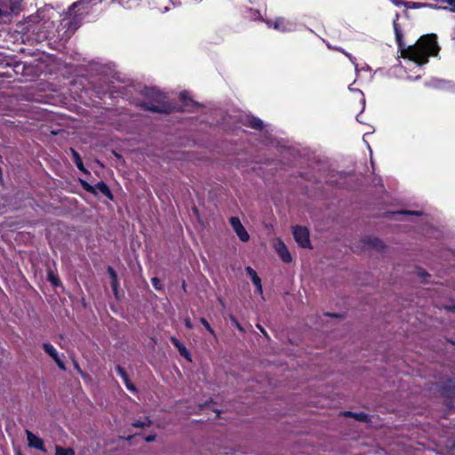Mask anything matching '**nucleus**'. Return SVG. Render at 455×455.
<instances>
[{
	"label": "nucleus",
	"instance_id": "obj_1",
	"mask_svg": "<svg viewBox=\"0 0 455 455\" xmlns=\"http://www.w3.org/2000/svg\"><path fill=\"white\" fill-rule=\"evenodd\" d=\"M393 26L401 56L416 64L418 70L428 61L429 56L437 54L439 47L435 34L422 36L414 45L406 47L402 42L403 34L396 21Z\"/></svg>",
	"mask_w": 455,
	"mask_h": 455
},
{
	"label": "nucleus",
	"instance_id": "obj_2",
	"mask_svg": "<svg viewBox=\"0 0 455 455\" xmlns=\"http://www.w3.org/2000/svg\"><path fill=\"white\" fill-rule=\"evenodd\" d=\"M100 2L101 0H80L74 3L68 9V17L64 18L60 23L61 27L67 28L61 37H70L80 26L89 9Z\"/></svg>",
	"mask_w": 455,
	"mask_h": 455
},
{
	"label": "nucleus",
	"instance_id": "obj_3",
	"mask_svg": "<svg viewBox=\"0 0 455 455\" xmlns=\"http://www.w3.org/2000/svg\"><path fill=\"white\" fill-rule=\"evenodd\" d=\"M145 97L149 100L140 103L142 109L156 113H168L171 106L166 101V95L156 88H146Z\"/></svg>",
	"mask_w": 455,
	"mask_h": 455
},
{
	"label": "nucleus",
	"instance_id": "obj_4",
	"mask_svg": "<svg viewBox=\"0 0 455 455\" xmlns=\"http://www.w3.org/2000/svg\"><path fill=\"white\" fill-rule=\"evenodd\" d=\"M41 21L39 15H31L28 17L26 20L24 25L25 28L27 30V33L29 34H35L36 35V40L40 41L45 37H47V35L44 31L41 30V25L39 24Z\"/></svg>",
	"mask_w": 455,
	"mask_h": 455
},
{
	"label": "nucleus",
	"instance_id": "obj_5",
	"mask_svg": "<svg viewBox=\"0 0 455 455\" xmlns=\"http://www.w3.org/2000/svg\"><path fill=\"white\" fill-rule=\"evenodd\" d=\"M268 28H272L280 32H291L296 29V22L285 18H276L275 20H265Z\"/></svg>",
	"mask_w": 455,
	"mask_h": 455
},
{
	"label": "nucleus",
	"instance_id": "obj_6",
	"mask_svg": "<svg viewBox=\"0 0 455 455\" xmlns=\"http://www.w3.org/2000/svg\"><path fill=\"white\" fill-rule=\"evenodd\" d=\"M18 4L12 0H5L0 6V20L3 22L11 20L13 14L16 13Z\"/></svg>",
	"mask_w": 455,
	"mask_h": 455
},
{
	"label": "nucleus",
	"instance_id": "obj_7",
	"mask_svg": "<svg viewBox=\"0 0 455 455\" xmlns=\"http://www.w3.org/2000/svg\"><path fill=\"white\" fill-rule=\"evenodd\" d=\"M293 236L295 241L303 248H307L310 245L309 241V233L306 228L303 227H294L293 228Z\"/></svg>",
	"mask_w": 455,
	"mask_h": 455
},
{
	"label": "nucleus",
	"instance_id": "obj_8",
	"mask_svg": "<svg viewBox=\"0 0 455 455\" xmlns=\"http://www.w3.org/2000/svg\"><path fill=\"white\" fill-rule=\"evenodd\" d=\"M229 222L234 231L235 232L236 235L242 242H247L250 239L248 232L242 225L238 217H231Z\"/></svg>",
	"mask_w": 455,
	"mask_h": 455
},
{
	"label": "nucleus",
	"instance_id": "obj_9",
	"mask_svg": "<svg viewBox=\"0 0 455 455\" xmlns=\"http://www.w3.org/2000/svg\"><path fill=\"white\" fill-rule=\"evenodd\" d=\"M427 85L436 89L455 92V82L453 81L432 78L427 83Z\"/></svg>",
	"mask_w": 455,
	"mask_h": 455
},
{
	"label": "nucleus",
	"instance_id": "obj_10",
	"mask_svg": "<svg viewBox=\"0 0 455 455\" xmlns=\"http://www.w3.org/2000/svg\"><path fill=\"white\" fill-rule=\"evenodd\" d=\"M27 440L29 447L37 449L41 451H45L44 441L34 435L31 431L26 430Z\"/></svg>",
	"mask_w": 455,
	"mask_h": 455
},
{
	"label": "nucleus",
	"instance_id": "obj_11",
	"mask_svg": "<svg viewBox=\"0 0 455 455\" xmlns=\"http://www.w3.org/2000/svg\"><path fill=\"white\" fill-rule=\"evenodd\" d=\"M275 250L283 262L289 263L291 261V256L283 241L278 239L275 242Z\"/></svg>",
	"mask_w": 455,
	"mask_h": 455
},
{
	"label": "nucleus",
	"instance_id": "obj_12",
	"mask_svg": "<svg viewBox=\"0 0 455 455\" xmlns=\"http://www.w3.org/2000/svg\"><path fill=\"white\" fill-rule=\"evenodd\" d=\"M243 123L244 125L255 130H261L263 128L262 121L252 116H244Z\"/></svg>",
	"mask_w": 455,
	"mask_h": 455
},
{
	"label": "nucleus",
	"instance_id": "obj_13",
	"mask_svg": "<svg viewBox=\"0 0 455 455\" xmlns=\"http://www.w3.org/2000/svg\"><path fill=\"white\" fill-rule=\"evenodd\" d=\"M180 99L182 102V109L190 110V108L196 105V102L190 98L187 92H182L180 94Z\"/></svg>",
	"mask_w": 455,
	"mask_h": 455
},
{
	"label": "nucleus",
	"instance_id": "obj_14",
	"mask_svg": "<svg viewBox=\"0 0 455 455\" xmlns=\"http://www.w3.org/2000/svg\"><path fill=\"white\" fill-rule=\"evenodd\" d=\"M108 275H110V278H111V287H112V290L116 295V297H117V288H118V280H117V275H116V271L114 270L113 267H108Z\"/></svg>",
	"mask_w": 455,
	"mask_h": 455
},
{
	"label": "nucleus",
	"instance_id": "obj_15",
	"mask_svg": "<svg viewBox=\"0 0 455 455\" xmlns=\"http://www.w3.org/2000/svg\"><path fill=\"white\" fill-rule=\"evenodd\" d=\"M116 371L119 374V376L123 379V380L124 381L126 387L129 390L134 391L135 387L133 384H132L129 381L127 374L125 373L124 370L121 366H116Z\"/></svg>",
	"mask_w": 455,
	"mask_h": 455
},
{
	"label": "nucleus",
	"instance_id": "obj_16",
	"mask_svg": "<svg viewBox=\"0 0 455 455\" xmlns=\"http://www.w3.org/2000/svg\"><path fill=\"white\" fill-rule=\"evenodd\" d=\"M96 188L102 195L106 196L107 197H108L110 199L112 198L111 191L105 182H103V181L98 182L96 184Z\"/></svg>",
	"mask_w": 455,
	"mask_h": 455
},
{
	"label": "nucleus",
	"instance_id": "obj_17",
	"mask_svg": "<svg viewBox=\"0 0 455 455\" xmlns=\"http://www.w3.org/2000/svg\"><path fill=\"white\" fill-rule=\"evenodd\" d=\"M171 341L179 349L181 355H183L185 357L188 356V352L187 348L185 347V346L182 343L180 342V340L178 339L172 337Z\"/></svg>",
	"mask_w": 455,
	"mask_h": 455
},
{
	"label": "nucleus",
	"instance_id": "obj_18",
	"mask_svg": "<svg viewBox=\"0 0 455 455\" xmlns=\"http://www.w3.org/2000/svg\"><path fill=\"white\" fill-rule=\"evenodd\" d=\"M44 350L47 353L52 359H56L59 355L56 348L50 343H44L43 345Z\"/></svg>",
	"mask_w": 455,
	"mask_h": 455
},
{
	"label": "nucleus",
	"instance_id": "obj_19",
	"mask_svg": "<svg viewBox=\"0 0 455 455\" xmlns=\"http://www.w3.org/2000/svg\"><path fill=\"white\" fill-rule=\"evenodd\" d=\"M338 51L341 52L342 53H344L347 58L348 60H350V62L354 65L355 67V73L356 75H358L360 69L358 68V64L356 62V59L355 57H354L352 54H350L349 52H346L345 50L341 49V48H337Z\"/></svg>",
	"mask_w": 455,
	"mask_h": 455
},
{
	"label": "nucleus",
	"instance_id": "obj_20",
	"mask_svg": "<svg viewBox=\"0 0 455 455\" xmlns=\"http://www.w3.org/2000/svg\"><path fill=\"white\" fill-rule=\"evenodd\" d=\"M151 424V420L146 417L143 419H137L132 423V426L135 427L143 428L145 427H148Z\"/></svg>",
	"mask_w": 455,
	"mask_h": 455
},
{
	"label": "nucleus",
	"instance_id": "obj_21",
	"mask_svg": "<svg viewBox=\"0 0 455 455\" xmlns=\"http://www.w3.org/2000/svg\"><path fill=\"white\" fill-rule=\"evenodd\" d=\"M55 455H75V451L71 448H62L56 446Z\"/></svg>",
	"mask_w": 455,
	"mask_h": 455
},
{
	"label": "nucleus",
	"instance_id": "obj_22",
	"mask_svg": "<svg viewBox=\"0 0 455 455\" xmlns=\"http://www.w3.org/2000/svg\"><path fill=\"white\" fill-rule=\"evenodd\" d=\"M367 244L378 250L382 248V242L378 238H368Z\"/></svg>",
	"mask_w": 455,
	"mask_h": 455
},
{
	"label": "nucleus",
	"instance_id": "obj_23",
	"mask_svg": "<svg viewBox=\"0 0 455 455\" xmlns=\"http://www.w3.org/2000/svg\"><path fill=\"white\" fill-rule=\"evenodd\" d=\"M251 282L254 283V285L256 286V291L262 295L263 293V290H262V284H261V280L260 278L258 276V275H256L255 276L252 277L251 279Z\"/></svg>",
	"mask_w": 455,
	"mask_h": 455
},
{
	"label": "nucleus",
	"instance_id": "obj_24",
	"mask_svg": "<svg viewBox=\"0 0 455 455\" xmlns=\"http://www.w3.org/2000/svg\"><path fill=\"white\" fill-rule=\"evenodd\" d=\"M75 163L78 169L83 170V163L82 159L77 152H76L74 149H71Z\"/></svg>",
	"mask_w": 455,
	"mask_h": 455
},
{
	"label": "nucleus",
	"instance_id": "obj_25",
	"mask_svg": "<svg viewBox=\"0 0 455 455\" xmlns=\"http://www.w3.org/2000/svg\"><path fill=\"white\" fill-rule=\"evenodd\" d=\"M347 414L353 416L354 418H355L356 419H358L360 421H367V419H368V415H366L365 413H363V412H360V413L347 412Z\"/></svg>",
	"mask_w": 455,
	"mask_h": 455
},
{
	"label": "nucleus",
	"instance_id": "obj_26",
	"mask_svg": "<svg viewBox=\"0 0 455 455\" xmlns=\"http://www.w3.org/2000/svg\"><path fill=\"white\" fill-rule=\"evenodd\" d=\"M248 17L253 20H259L261 15L259 11L250 9L248 12Z\"/></svg>",
	"mask_w": 455,
	"mask_h": 455
},
{
	"label": "nucleus",
	"instance_id": "obj_27",
	"mask_svg": "<svg viewBox=\"0 0 455 455\" xmlns=\"http://www.w3.org/2000/svg\"><path fill=\"white\" fill-rule=\"evenodd\" d=\"M200 322L202 323V324L205 327V329L213 336H215V332L214 331L212 330V328L211 327V325L209 324V323L204 319V318H201L200 319Z\"/></svg>",
	"mask_w": 455,
	"mask_h": 455
},
{
	"label": "nucleus",
	"instance_id": "obj_28",
	"mask_svg": "<svg viewBox=\"0 0 455 455\" xmlns=\"http://www.w3.org/2000/svg\"><path fill=\"white\" fill-rule=\"evenodd\" d=\"M348 89H349V91H350V92H358V93H360V94H361V96H362L363 109V108H364V106H365V99H364V97H363V92H362L360 89L353 88V87H352V85H350V86L348 87Z\"/></svg>",
	"mask_w": 455,
	"mask_h": 455
},
{
	"label": "nucleus",
	"instance_id": "obj_29",
	"mask_svg": "<svg viewBox=\"0 0 455 455\" xmlns=\"http://www.w3.org/2000/svg\"><path fill=\"white\" fill-rule=\"evenodd\" d=\"M449 4V10L451 12H455V0H442ZM444 9H448V7H444Z\"/></svg>",
	"mask_w": 455,
	"mask_h": 455
},
{
	"label": "nucleus",
	"instance_id": "obj_30",
	"mask_svg": "<svg viewBox=\"0 0 455 455\" xmlns=\"http://www.w3.org/2000/svg\"><path fill=\"white\" fill-rule=\"evenodd\" d=\"M245 271H246L247 275L251 277V279H252V277L257 275L256 271L251 267H247L245 268Z\"/></svg>",
	"mask_w": 455,
	"mask_h": 455
},
{
	"label": "nucleus",
	"instance_id": "obj_31",
	"mask_svg": "<svg viewBox=\"0 0 455 455\" xmlns=\"http://www.w3.org/2000/svg\"><path fill=\"white\" fill-rule=\"evenodd\" d=\"M49 279L54 286L59 285V279L55 277L52 274L49 275Z\"/></svg>",
	"mask_w": 455,
	"mask_h": 455
},
{
	"label": "nucleus",
	"instance_id": "obj_32",
	"mask_svg": "<svg viewBox=\"0 0 455 455\" xmlns=\"http://www.w3.org/2000/svg\"><path fill=\"white\" fill-rule=\"evenodd\" d=\"M231 322L239 331H243L242 326L240 325V323L235 317H233V316L231 317Z\"/></svg>",
	"mask_w": 455,
	"mask_h": 455
},
{
	"label": "nucleus",
	"instance_id": "obj_33",
	"mask_svg": "<svg viewBox=\"0 0 455 455\" xmlns=\"http://www.w3.org/2000/svg\"><path fill=\"white\" fill-rule=\"evenodd\" d=\"M152 284L156 290L160 289L159 280L156 277L152 278Z\"/></svg>",
	"mask_w": 455,
	"mask_h": 455
},
{
	"label": "nucleus",
	"instance_id": "obj_34",
	"mask_svg": "<svg viewBox=\"0 0 455 455\" xmlns=\"http://www.w3.org/2000/svg\"><path fill=\"white\" fill-rule=\"evenodd\" d=\"M399 214H406V215H419L420 212H398Z\"/></svg>",
	"mask_w": 455,
	"mask_h": 455
},
{
	"label": "nucleus",
	"instance_id": "obj_35",
	"mask_svg": "<svg viewBox=\"0 0 455 455\" xmlns=\"http://www.w3.org/2000/svg\"><path fill=\"white\" fill-rule=\"evenodd\" d=\"M114 2H118V3H119L120 4H122L124 8H132V6H131V5H129L128 4H129L130 2H133V0H129V1H127V2H126V4H122L119 0H112V3H114Z\"/></svg>",
	"mask_w": 455,
	"mask_h": 455
},
{
	"label": "nucleus",
	"instance_id": "obj_36",
	"mask_svg": "<svg viewBox=\"0 0 455 455\" xmlns=\"http://www.w3.org/2000/svg\"><path fill=\"white\" fill-rule=\"evenodd\" d=\"M185 325L188 329H193V324L189 318L185 319Z\"/></svg>",
	"mask_w": 455,
	"mask_h": 455
},
{
	"label": "nucleus",
	"instance_id": "obj_37",
	"mask_svg": "<svg viewBox=\"0 0 455 455\" xmlns=\"http://www.w3.org/2000/svg\"><path fill=\"white\" fill-rule=\"evenodd\" d=\"M156 436L155 435H148L145 438V441L149 443V442H153L155 440Z\"/></svg>",
	"mask_w": 455,
	"mask_h": 455
},
{
	"label": "nucleus",
	"instance_id": "obj_38",
	"mask_svg": "<svg viewBox=\"0 0 455 455\" xmlns=\"http://www.w3.org/2000/svg\"><path fill=\"white\" fill-rule=\"evenodd\" d=\"M59 366V368H60L61 370H65L66 367H65V364L64 363L62 362V360L60 361V363L57 364Z\"/></svg>",
	"mask_w": 455,
	"mask_h": 455
},
{
	"label": "nucleus",
	"instance_id": "obj_39",
	"mask_svg": "<svg viewBox=\"0 0 455 455\" xmlns=\"http://www.w3.org/2000/svg\"><path fill=\"white\" fill-rule=\"evenodd\" d=\"M54 362L58 364L60 363L61 359L60 358L59 355H57L56 359H53Z\"/></svg>",
	"mask_w": 455,
	"mask_h": 455
},
{
	"label": "nucleus",
	"instance_id": "obj_40",
	"mask_svg": "<svg viewBox=\"0 0 455 455\" xmlns=\"http://www.w3.org/2000/svg\"><path fill=\"white\" fill-rule=\"evenodd\" d=\"M257 326H258V328L260 330V331H261L264 335H266V334H267L264 329H262L259 325H257Z\"/></svg>",
	"mask_w": 455,
	"mask_h": 455
},
{
	"label": "nucleus",
	"instance_id": "obj_41",
	"mask_svg": "<svg viewBox=\"0 0 455 455\" xmlns=\"http://www.w3.org/2000/svg\"><path fill=\"white\" fill-rule=\"evenodd\" d=\"M420 77V74L417 75L415 77L409 76L410 79H418Z\"/></svg>",
	"mask_w": 455,
	"mask_h": 455
},
{
	"label": "nucleus",
	"instance_id": "obj_42",
	"mask_svg": "<svg viewBox=\"0 0 455 455\" xmlns=\"http://www.w3.org/2000/svg\"><path fill=\"white\" fill-rule=\"evenodd\" d=\"M451 38L453 40H455V27H454V29H453L452 34H451Z\"/></svg>",
	"mask_w": 455,
	"mask_h": 455
},
{
	"label": "nucleus",
	"instance_id": "obj_43",
	"mask_svg": "<svg viewBox=\"0 0 455 455\" xmlns=\"http://www.w3.org/2000/svg\"><path fill=\"white\" fill-rule=\"evenodd\" d=\"M362 69H364V70H366V71H369L371 68H370V67H369V66H367V65H366V66H365L364 68H363Z\"/></svg>",
	"mask_w": 455,
	"mask_h": 455
},
{
	"label": "nucleus",
	"instance_id": "obj_44",
	"mask_svg": "<svg viewBox=\"0 0 455 455\" xmlns=\"http://www.w3.org/2000/svg\"><path fill=\"white\" fill-rule=\"evenodd\" d=\"M396 5H400V2H394Z\"/></svg>",
	"mask_w": 455,
	"mask_h": 455
}]
</instances>
